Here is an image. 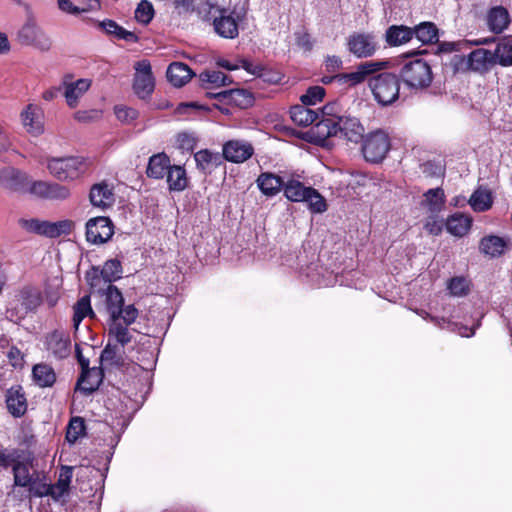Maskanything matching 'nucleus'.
Wrapping results in <instances>:
<instances>
[{
    "instance_id": "412c9836",
    "label": "nucleus",
    "mask_w": 512,
    "mask_h": 512,
    "mask_svg": "<svg viewBox=\"0 0 512 512\" xmlns=\"http://www.w3.org/2000/svg\"><path fill=\"white\" fill-rule=\"evenodd\" d=\"M31 466V460H20V455H18L12 465L14 486L27 488L32 483L37 473H30Z\"/></svg>"
},
{
    "instance_id": "1a4fd4ad",
    "label": "nucleus",
    "mask_w": 512,
    "mask_h": 512,
    "mask_svg": "<svg viewBox=\"0 0 512 512\" xmlns=\"http://www.w3.org/2000/svg\"><path fill=\"white\" fill-rule=\"evenodd\" d=\"M213 11L214 31L222 38L234 39L238 36V19L227 9L211 6L209 13Z\"/></svg>"
},
{
    "instance_id": "a18cd8bd",
    "label": "nucleus",
    "mask_w": 512,
    "mask_h": 512,
    "mask_svg": "<svg viewBox=\"0 0 512 512\" xmlns=\"http://www.w3.org/2000/svg\"><path fill=\"white\" fill-rule=\"evenodd\" d=\"M493 57H495V64H499L503 67H508L512 65V39L504 38L501 42H499L496 46L494 52H492Z\"/></svg>"
},
{
    "instance_id": "f704fd0d",
    "label": "nucleus",
    "mask_w": 512,
    "mask_h": 512,
    "mask_svg": "<svg viewBox=\"0 0 512 512\" xmlns=\"http://www.w3.org/2000/svg\"><path fill=\"white\" fill-rule=\"evenodd\" d=\"M290 117L294 123L300 126H309L318 118L319 113L308 107V105H295L290 109Z\"/></svg>"
},
{
    "instance_id": "39448f33",
    "label": "nucleus",
    "mask_w": 512,
    "mask_h": 512,
    "mask_svg": "<svg viewBox=\"0 0 512 512\" xmlns=\"http://www.w3.org/2000/svg\"><path fill=\"white\" fill-rule=\"evenodd\" d=\"M17 41L41 52H48L53 44L51 37L33 18H28L18 30Z\"/></svg>"
},
{
    "instance_id": "473e14b6",
    "label": "nucleus",
    "mask_w": 512,
    "mask_h": 512,
    "mask_svg": "<svg viewBox=\"0 0 512 512\" xmlns=\"http://www.w3.org/2000/svg\"><path fill=\"white\" fill-rule=\"evenodd\" d=\"M509 22V13L502 6L494 7L488 12L487 25L490 31L494 33H501L505 28H507Z\"/></svg>"
},
{
    "instance_id": "8fccbe9b",
    "label": "nucleus",
    "mask_w": 512,
    "mask_h": 512,
    "mask_svg": "<svg viewBox=\"0 0 512 512\" xmlns=\"http://www.w3.org/2000/svg\"><path fill=\"white\" fill-rule=\"evenodd\" d=\"M85 433V422L81 417H73L67 427L66 440L75 443Z\"/></svg>"
},
{
    "instance_id": "de8ad7c7",
    "label": "nucleus",
    "mask_w": 512,
    "mask_h": 512,
    "mask_svg": "<svg viewBox=\"0 0 512 512\" xmlns=\"http://www.w3.org/2000/svg\"><path fill=\"white\" fill-rule=\"evenodd\" d=\"M72 468L64 466L60 470L59 479L55 484H51L54 492V499L62 497L69 489L72 479Z\"/></svg>"
},
{
    "instance_id": "49530a36",
    "label": "nucleus",
    "mask_w": 512,
    "mask_h": 512,
    "mask_svg": "<svg viewBox=\"0 0 512 512\" xmlns=\"http://www.w3.org/2000/svg\"><path fill=\"white\" fill-rule=\"evenodd\" d=\"M308 189L297 180L288 181L283 188L285 197L292 202H304Z\"/></svg>"
},
{
    "instance_id": "5fc2aeb1",
    "label": "nucleus",
    "mask_w": 512,
    "mask_h": 512,
    "mask_svg": "<svg viewBox=\"0 0 512 512\" xmlns=\"http://www.w3.org/2000/svg\"><path fill=\"white\" fill-rule=\"evenodd\" d=\"M325 96V89L321 86H311L307 89L306 93L301 95L300 101L304 105H315L321 102Z\"/></svg>"
},
{
    "instance_id": "69168bd1",
    "label": "nucleus",
    "mask_w": 512,
    "mask_h": 512,
    "mask_svg": "<svg viewBox=\"0 0 512 512\" xmlns=\"http://www.w3.org/2000/svg\"><path fill=\"white\" fill-rule=\"evenodd\" d=\"M7 358L9 360V363L13 367H19L22 365L23 362V355L21 351L16 347H11L7 352Z\"/></svg>"
},
{
    "instance_id": "9b49d317",
    "label": "nucleus",
    "mask_w": 512,
    "mask_h": 512,
    "mask_svg": "<svg viewBox=\"0 0 512 512\" xmlns=\"http://www.w3.org/2000/svg\"><path fill=\"white\" fill-rule=\"evenodd\" d=\"M113 223L105 216L91 218L86 223V239L92 244H103L113 236Z\"/></svg>"
},
{
    "instance_id": "f257e3e1",
    "label": "nucleus",
    "mask_w": 512,
    "mask_h": 512,
    "mask_svg": "<svg viewBox=\"0 0 512 512\" xmlns=\"http://www.w3.org/2000/svg\"><path fill=\"white\" fill-rule=\"evenodd\" d=\"M400 78L404 85L413 91L428 88L433 81L431 66L423 59H415L403 64Z\"/></svg>"
},
{
    "instance_id": "4be33fe9",
    "label": "nucleus",
    "mask_w": 512,
    "mask_h": 512,
    "mask_svg": "<svg viewBox=\"0 0 512 512\" xmlns=\"http://www.w3.org/2000/svg\"><path fill=\"white\" fill-rule=\"evenodd\" d=\"M19 225L28 232L37 233L40 235H46L54 237L60 233V225L58 223H50L47 221H41L38 219H20Z\"/></svg>"
},
{
    "instance_id": "2eb2a0df",
    "label": "nucleus",
    "mask_w": 512,
    "mask_h": 512,
    "mask_svg": "<svg viewBox=\"0 0 512 512\" xmlns=\"http://www.w3.org/2000/svg\"><path fill=\"white\" fill-rule=\"evenodd\" d=\"M21 123L25 131L34 136L44 133V114L41 108L36 105H27L20 114Z\"/></svg>"
},
{
    "instance_id": "6ab92c4d",
    "label": "nucleus",
    "mask_w": 512,
    "mask_h": 512,
    "mask_svg": "<svg viewBox=\"0 0 512 512\" xmlns=\"http://www.w3.org/2000/svg\"><path fill=\"white\" fill-rule=\"evenodd\" d=\"M46 349L56 358L63 359L70 354V338L63 331H53L46 336Z\"/></svg>"
},
{
    "instance_id": "7ed1b4c3",
    "label": "nucleus",
    "mask_w": 512,
    "mask_h": 512,
    "mask_svg": "<svg viewBox=\"0 0 512 512\" xmlns=\"http://www.w3.org/2000/svg\"><path fill=\"white\" fill-rule=\"evenodd\" d=\"M47 169L59 181H73L85 173L87 163L82 157L50 158Z\"/></svg>"
},
{
    "instance_id": "a211bd4d",
    "label": "nucleus",
    "mask_w": 512,
    "mask_h": 512,
    "mask_svg": "<svg viewBox=\"0 0 512 512\" xmlns=\"http://www.w3.org/2000/svg\"><path fill=\"white\" fill-rule=\"evenodd\" d=\"M28 177L14 167L0 169V186L6 190L19 192L25 189Z\"/></svg>"
},
{
    "instance_id": "cd10ccee",
    "label": "nucleus",
    "mask_w": 512,
    "mask_h": 512,
    "mask_svg": "<svg viewBox=\"0 0 512 512\" xmlns=\"http://www.w3.org/2000/svg\"><path fill=\"white\" fill-rule=\"evenodd\" d=\"M98 27L106 34L114 36L119 40H124L129 43H137L139 41V37L134 32L126 30L114 20L105 19L100 21L98 22Z\"/></svg>"
},
{
    "instance_id": "7c9ffc66",
    "label": "nucleus",
    "mask_w": 512,
    "mask_h": 512,
    "mask_svg": "<svg viewBox=\"0 0 512 512\" xmlns=\"http://www.w3.org/2000/svg\"><path fill=\"white\" fill-rule=\"evenodd\" d=\"M413 38V30L404 25H392L385 32V41L396 47L408 43Z\"/></svg>"
},
{
    "instance_id": "c756f323",
    "label": "nucleus",
    "mask_w": 512,
    "mask_h": 512,
    "mask_svg": "<svg viewBox=\"0 0 512 512\" xmlns=\"http://www.w3.org/2000/svg\"><path fill=\"white\" fill-rule=\"evenodd\" d=\"M167 79L175 87L185 85L192 77L193 72L188 65L182 62H173L168 66Z\"/></svg>"
},
{
    "instance_id": "0e129e2a",
    "label": "nucleus",
    "mask_w": 512,
    "mask_h": 512,
    "mask_svg": "<svg viewBox=\"0 0 512 512\" xmlns=\"http://www.w3.org/2000/svg\"><path fill=\"white\" fill-rule=\"evenodd\" d=\"M100 116L101 112L99 110L77 111L74 114V119L79 122H90L98 119Z\"/></svg>"
},
{
    "instance_id": "a878e982",
    "label": "nucleus",
    "mask_w": 512,
    "mask_h": 512,
    "mask_svg": "<svg viewBox=\"0 0 512 512\" xmlns=\"http://www.w3.org/2000/svg\"><path fill=\"white\" fill-rule=\"evenodd\" d=\"M102 382V372L97 368L84 369L77 382V389L86 395L92 394Z\"/></svg>"
},
{
    "instance_id": "393cba45",
    "label": "nucleus",
    "mask_w": 512,
    "mask_h": 512,
    "mask_svg": "<svg viewBox=\"0 0 512 512\" xmlns=\"http://www.w3.org/2000/svg\"><path fill=\"white\" fill-rule=\"evenodd\" d=\"M256 183L260 191L268 197L278 194L285 185L280 176L270 172L261 173Z\"/></svg>"
},
{
    "instance_id": "20e7f679",
    "label": "nucleus",
    "mask_w": 512,
    "mask_h": 512,
    "mask_svg": "<svg viewBox=\"0 0 512 512\" xmlns=\"http://www.w3.org/2000/svg\"><path fill=\"white\" fill-rule=\"evenodd\" d=\"M104 294L109 320L122 318L126 325H131L136 321L138 317V310L134 305L123 306V295L116 286L109 284Z\"/></svg>"
},
{
    "instance_id": "c85d7f7f",
    "label": "nucleus",
    "mask_w": 512,
    "mask_h": 512,
    "mask_svg": "<svg viewBox=\"0 0 512 512\" xmlns=\"http://www.w3.org/2000/svg\"><path fill=\"white\" fill-rule=\"evenodd\" d=\"M90 202L94 207L105 209L114 202L112 190L106 183L95 184L90 190Z\"/></svg>"
},
{
    "instance_id": "bf43d9fd",
    "label": "nucleus",
    "mask_w": 512,
    "mask_h": 512,
    "mask_svg": "<svg viewBox=\"0 0 512 512\" xmlns=\"http://www.w3.org/2000/svg\"><path fill=\"white\" fill-rule=\"evenodd\" d=\"M337 108H338V105L336 103H329L321 109V114H322L321 122H324L326 124V126L328 127V130L331 127V121L329 122L328 119H334V121H337V117H340L336 113Z\"/></svg>"
},
{
    "instance_id": "f3484780",
    "label": "nucleus",
    "mask_w": 512,
    "mask_h": 512,
    "mask_svg": "<svg viewBox=\"0 0 512 512\" xmlns=\"http://www.w3.org/2000/svg\"><path fill=\"white\" fill-rule=\"evenodd\" d=\"M253 146L244 140H230L223 145V157L233 163H242L252 157Z\"/></svg>"
},
{
    "instance_id": "b1692460",
    "label": "nucleus",
    "mask_w": 512,
    "mask_h": 512,
    "mask_svg": "<svg viewBox=\"0 0 512 512\" xmlns=\"http://www.w3.org/2000/svg\"><path fill=\"white\" fill-rule=\"evenodd\" d=\"M6 406L14 417H21L27 410V402L22 388L11 387L6 392Z\"/></svg>"
},
{
    "instance_id": "9d476101",
    "label": "nucleus",
    "mask_w": 512,
    "mask_h": 512,
    "mask_svg": "<svg viewBox=\"0 0 512 512\" xmlns=\"http://www.w3.org/2000/svg\"><path fill=\"white\" fill-rule=\"evenodd\" d=\"M29 192L41 199L50 201H64L71 195L69 187L49 181H34Z\"/></svg>"
},
{
    "instance_id": "4468645a",
    "label": "nucleus",
    "mask_w": 512,
    "mask_h": 512,
    "mask_svg": "<svg viewBox=\"0 0 512 512\" xmlns=\"http://www.w3.org/2000/svg\"><path fill=\"white\" fill-rule=\"evenodd\" d=\"M389 62L385 60L366 61L359 64L355 71L337 75L342 83L357 85L362 83L367 77L373 76L388 66Z\"/></svg>"
},
{
    "instance_id": "dca6fc26",
    "label": "nucleus",
    "mask_w": 512,
    "mask_h": 512,
    "mask_svg": "<svg viewBox=\"0 0 512 512\" xmlns=\"http://www.w3.org/2000/svg\"><path fill=\"white\" fill-rule=\"evenodd\" d=\"M19 317H24L27 313L36 310L42 303L41 293L38 289L26 286L23 287L15 296Z\"/></svg>"
},
{
    "instance_id": "58836bf2",
    "label": "nucleus",
    "mask_w": 512,
    "mask_h": 512,
    "mask_svg": "<svg viewBox=\"0 0 512 512\" xmlns=\"http://www.w3.org/2000/svg\"><path fill=\"white\" fill-rule=\"evenodd\" d=\"M207 96L217 98L219 100L234 102L237 105L243 107H246L252 103L251 95L244 90H225L218 93H207Z\"/></svg>"
},
{
    "instance_id": "3c124183",
    "label": "nucleus",
    "mask_w": 512,
    "mask_h": 512,
    "mask_svg": "<svg viewBox=\"0 0 512 512\" xmlns=\"http://www.w3.org/2000/svg\"><path fill=\"white\" fill-rule=\"evenodd\" d=\"M154 17V8L150 1L141 0L135 10V19L137 22L147 25Z\"/></svg>"
},
{
    "instance_id": "0eeeda50",
    "label": "nucleus",
    "mask_w": 512,
    "mask_h": 512,
    "mask_svg": "<svg viewBox=\"0 0 512 512\" xmlns=\"http://www.w3.org/2000/svg\"><path fill=\"white\" fill-rule=\"evenodd\" d=\"M348 51L356 58L373 56L379 48L376 36L373 33L354 32L347 37Z\"/></svg>"
},
{
    "instance_id": "37998d69",
    "label": "nucleus",
    "mask_w": 512,
    "mask_h": 512,
    "mask_svg": "<svg viewBox=\"0 0 512 512\" xmlns=\"http://www.w3.org/2000/svg\"><path fill=\"white\" fill-rule=\"evenodd\" d=\"M32 375L35 383L40 387H51L56 381V374L53 368L46 364L35 365Z\"/></svg>"
},
{
    "instance_id": "6e6d98bb",
    "label": "nucleus",
    "mask_w": 512,
    "mask_h": 512,
    "mask_svg": "<svg viewBox=\"0 0 512 512\" xmlns=\"http://www.w3.org/2000/svg\"><path fill=\"white\" fill-rule=\"evenodd\" d=\"M29 492L35 497L51 496L54 499L53 487L51 484L38 481V474L27 487Z\"/></svg>"
},
{
    "instance_id": "09e8293b",
    "label": "nucleus",
    "mask_w": 512,
    "mask_h": 512,
    "mask_svg": "<svg viewBox=\"0 0 512 512\" xmlns=\"http://www.w3.org/2000/svg\"><path fill=\"white\" fill-rule=\"evenodd\" d=\"M304 202L313 213H323L327 209L324 197L312 187H309Z\"/></svg>"
},
{
    "instance_id": "864d4df0",
    "label": "nucleus",
    "mask_w": 512,
    "mask_h": 512,
    "mask_svg": "<svg viewBox=\"0 0 512 512\" xmlns=\"http://www.w3.org/2000/svg\"><path fill=\"white\" fill-rule=\"evenodd\" d=\"M447 289L452 296L462 297L469 292V282L464 277H453L448 281Z\"/></svg>"
},
{
    "instance_id": "c03bdc74",
    "label": "nucleus",
    "mask_w": 512,
    "mask_h": 512,
    "mask_svg": "<svg viewBox=\"0 0 512 512\" xmlns=\"http://www.w3.org/2000/svg\"><path fill=\"white\" fill-rule=\"evenodd\" d=\"M506 243L503 238L490 235L482 238L479 248L481 252L491 257H496L504 252Z\"/></svg>"
},
{
    "instance_id": "aec40b11",
    "label": "nucleus",
    "mask_w": 512,
    "mask_h": 512,
    "mask_svg": "<svg viewBox=\"0 0 512 512\" xmlns=\"http://www.w3.org/2000/svg\"><path fill=\"white\" fill-rule=\"evenodd\" d=\"M64 86V97L70 108H75L78 104L79 99L88 91L91 86V80L89 79H78L74 82H63Z\"/></svg>"
},
{
    "instance_id": "052dcab7",
    "label": "nucleus",
    "mask_w": 512,
    "mask_h": 512,
    "mask_svg": "<svg viewBox=\"0 0 512 512\" xmlns=\"http://www.w3.org/2000/svg\"><path fill=\"white\" fill-rule=\"evenodd\" d=\"M57 4L59 9L67 14L79 15L81 13H87L84 11L83 6H76L71 0H57Z\"/></svg>"
},
{
    "instance_id": "6e6552de",
    "label": "nucleus",
    "mask_w": 512,
    "mask_h": 512,
    "mask_svg": "<svg viewBox=\"0 0 512 512\" xmlns=\"http://www.w3.org/2000/svg\"><path fill=\"white\" fill-rule=\"evenodd\" d=\"M331 121V127L328 130V136H340L346 138L348 141L357 143L363 138L364 127L360 121L355 117H337L328 119Z\"/></svg>"
},
{
    "instance_id": "338daca9",
    "label": "nucleus",
    "mask_w": 512,
    "mask_h": 512,
    "mask_svg": "<svg viewBox=\"0 0 512 512\" xmlns=\"http://www.w3.org/2000/svg\"><path fill=\"white\" fill-rule=\"evenodd\" d=\"M342 66V60L338 56H328L325 60L326 71L328 72H336Z\"/></svg>"
},
{
    "instance_id": "2f4dec72",
    "label": "nucleus",
    "mask_w": 512,
    "mask_h": 512,
    "mask_svg": "<svg viewBox=\"0 0 512 512\" xmlns=\"http://www.w3.org/2000/svg\"><path fill=\"white\" fill-rule=\"evenodd\" d=\"M445 225L450 234L462 237L469 231L472 225V218L463 213L457 212L448 217Z\"/></svg>"
},
{
    "instance_id": "4c0bfd02",
    "label": "nucleus",
    "mask_w": 512,
    "mask_h": 512,
    "mask_svg": "<svg viewBox=\"0 0 512 512\" xmlns=\"http://www.w3.org/2000/svg\"><path fill=\"white\" fill-rule=\"evenodd\" d=\"M166 177L171 191H183L188 185L186 170L181 166L171 165Z\"/></svg>"
},
{
    "instance_id": "f03ea898",
    "label": "nucleus",
    "mask_w": 512,
    "mask_h": 512,
    "mask_svg": "<svg viewBox=\"0 0 512 512\" xmlns=\"http://www.w3.org/2000/svg\"><path fill=\"white\" fill-rule=\"evenodd\" d=\"M369 87L375 100L387 106L395 102L399 97V77L391 72H381L369 79Z\"/></svg>"
},
{
    "instance_id": "a19ab883",
    "label": "nucleus",
    "mask_w": 512,
    "mask_h": 512,
    "mask_svg": "<svg viewBox=\"0 0 512 512\" xmlns=\"http://www.w3.org/2000/svg\"><path fill=\"white\" fill-rule=\"evenodd\" d=\"M413 30V37L423 44H431L438 41V29L432 22H422L416 25Z\"/></svg>"
},
{
    "instance_id": "4d7b16f0",
    "label": "nucleus",
    "mask_w": 512,
    "mask_h": 512,
    "mask_svg": "<svg viewBox=\"0 0 512 512\" xmlns=\"http://www.w3.org/2000/svg\"><path fill=\"white\" fill-rule=\"evenodd\" d=\"M102 364L106 366H119L122 364V358L118 355L117 347L108 344L100 356Z\"/></svg>"
},
{
    "instance_id": "ea45409f",
    "label": "nucleus",
    "mask_w": 512,
    "mask_h": 512,
    "mask_svg": "<svg viewBox=\"0 0 512 512\" xmlns=\"http://www.w3.org/2000/svg\"><path fill=\"white\" fill-rule=\"evenodd\" d=\"M196 166L202 172L210 170L221 164V156L219 153L212 152L208 149H203L194 154Z\"/></svg>"
},
{
    "instance_id": "72a5a7b5",
    "label": "nucleus",
    "mask_w": 512,
    "mask_h": 512,
    "mask_svg": "<svg viewBox=\"0 0 512 512\" xmlns=\"http://www.w3.org/2000/svg\"><path fill=\"white\" fill-rule=\"evenodd\" d=\"M423 196L424 199L421 205L431 214H437L442 211L445 205V194L442 188L429 189Z\"/></svg>"
},
{
    "instance_id": "774afa93",
    "label": "nucleus",
    "mask_w": 512,
    "mask_h": 512,
    "mask_svg": "<svg viewBox=\"0 0 512 512\" xmlns=\"http://www.w3.org/2000/svg\"><path fill=\"white\" fill-rule=\"evenodd\" d=\"M180 148L190 150L194 146V138L188 133H180L177 136Z\"/></svg>"
},
{
    "instance_id": "79ce46f5",
    "label": "nucleus",
    "mask_w": 512,
    "mask_h": 512,
    "mask_svg": "<svg viewBox=\"0 0 512 512\" xmlns=\"http://www.w3.org/2000/svg\"><path fill=\"white\" fill-rule=\"evenodd\" d=\"M469 204L476 212H484L489 210L493 204V197L489 190L478 188L473 192L469 199Z\"/></svg>"
},
{
    "instance_id": "ddd939ff",
    "label": "nucleus",
    "mask_w": 512,
    "mask_h": 512,
    "mask_svg": "<svg viewBox=\"0 0 512 512\" xmlns=\"http://www.w3.org/2000/svg\"><path fill=\"white\" fill-rule=\"evenodd\" d=\"M123 273L122 265L120 260L114 258L107 260L102 269L99 267H92L86 272V280L89 285L93 288L97 285V282L102 278L105 282L111 284L121 278Z\"/></svg>"
},
{
    "instance_id": "f8f14e48",
    "label": "nucleus",
    "mask_w": 512,
    "mask_h": 512,
    "mask_svg": "<svg viewBox=\"0 0 512 512\" xmlns=\"http://www.w3.org/2000/svg\"><path fill=\"white\" fill-rule=\"evenodd\" d=\"M133 89L139 98L145 99L154 90V77L148 60H141L135 65Z\"/></svg>"
},
{
    "instance_id": "13d9d810",
    "label": "nucleus",
    "mask_w": 512,
    "mask_h": 512,
    "mask_svg": "<svg viewBox=\"0 0 512 512\" xmlns=\"http://www.w3.org/2000/svg\"><path fill=\"white\" fill-rule=\"evenodd\" d=\"M114 111L117 119L124 123H130L138 116L137 111L130 107L116 106Z\"/></svg>"
},
{
    "instance_id": "680f3d73",
    "label": "nucleus",
    "mask_w": 512,
    "mask_h": 512,
    "mask_svg": "<svg viewBox=\"0 0 512 512\" xmlns=\"http://www.w3.org/2000/svg\"><path fill=\"white\" fill-rule=\"evenodd\" d=\"M443 221L431 216L425 223V229L432 235H439L443 229Z\"/></svg>"
},
{
    "instance_id": "e2e57ef3",
    "label": "nucleus",
    "mask_w": 512,
    "mask_h": 512,
    "mask_svg": "<svg viewBox=\"0 0 512 512\" xmlns=\"http://www.w3.org/2000/svg\"><path fill=\"white\" fill-rule=\"evenodd\" d=\"M18 455L19 453L15 449L9 453L6 450H0V467L6 469L12 466Z\"/></svg>"
},
{
    "instance_id": "423d86ee",
    "label": "nucleus",
    "mask_w": 512,
    "mask_h": 512,
    "mask_svg": "<svg viewBox=\"0 0 512 512\" xmlns=\"http://www.w3.org/2000/svg\"><path fill=\"white\" fill-rule=\"evenodd\" d=\"M390 147L389 135L384 130L379 129L365 136L362 152L367 161L378 163L386 157Z\"/></svg>"
},
{
    "instance_id": "e433bc0d",
    "label": "nucleus",
    "mask_w": 512,
    "mask_h": 512,
    "mask_svg": "<svg viewBox=\"0 0 512 512\" xmlns=\"http://www.w3.org/2000/svg\"><path fill=\"white\" fill-rule=\"evenodd\" d=\"M86 317H95V313L92 309L91 299L89 295H84L83 297H81L73 306L72 322L75 330L79 328V325Z\"/></svg>"
},
{
    "instance_id": "5701e85b",
    "label": "nucleus",
    "mask_w": 512,
    "mask_h": 512,
    "mask_svg": "<svg viewBox=\"0 0 512 512\" xmlns=\"http://www.w3.org/2000/svg\"><path fill=\"white\" fill-rule=\"evenodd\" d=\"M469 68L476 72H486L495 65V57L492 52L479 48L468 55Z\"/></svg>"
},
{
    "instance_id": "c9c22d12",
    "label": "nucleus",
    "mask_w": 512,
    "mask_h": 512,
    "mask_svg": "<svg viewBox=\"0 0 512 512\" xmlns=\"http://www.w3.org/2000/svg\"><path fill=\"white\" fill-rule=\"evenodd\" d=\"M123 322L122 318L109 320V337L113 338L121 346H125L132 340L131 330Z\"/></svg>"
},
{
    "instance_id": "bb28decb",
    "label": "nucleus",
    "mask_w": 512,
    "mask_h": 512,
    "mask_svg": "<svg viewBox=\"0 0 512 512\" xmlns=\"http://www.w3.org/2000/svg\"><path fill=\"white\" fill-rule=\"evenodd\" d=\"M170 166V158L165 153H158L149 158L146 174L149 178L162 179Z\"/></svg>"
},
{
    "instance_id": "603ef678",
    "label": "nucleus",
    "mask_w": 512,
    "mask_h": 512,
    "mask_svg": "<svg viewBox=\"0 0 512 512\" xmlns=\"http://www.w3.org/2000/svg\"><path fill=\"white\" fill-rule=\"evenodd\" d=\"M203 83H209L216 87L225 86L231 83L230 78L221 71H205L200 74Z\"/></svg>"
}]
</instances>
